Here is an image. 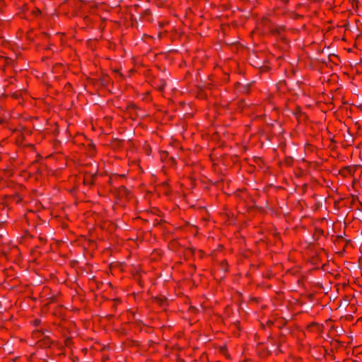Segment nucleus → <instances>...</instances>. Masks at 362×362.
<instances>
[{
  "mask_svg": "<svg viewBox=\"0 0 362 362\" xmlns=\"http://www.w3.org/2000/svg\"><path fill=\"white\" fill-rule=\"evenodd\" d=\"M341 173L344 175H351L353 173V168L351 166L346 167L341 170Z\"/></svg>",
  "mask_w": 362,
  "mask_h": 362,
  "instance_id": "f257e3e1",
  "label": "nucleus"
}]
</instances>
